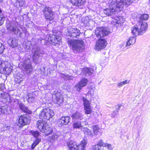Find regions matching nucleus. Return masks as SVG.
<instances>
[{
	"label": "nucleus",
	"instance_id": "c85d7f7f",
	"mask_svg": "<svg viewBox=\"0 0 150 150\" xmlns=\"http://www.w3.org/2000/svg\"><path fill=\"white\" fill-rule=\"evenodd\" d=\"M82 71L83 74L87 76L91 75L93 71V70L92 68L89 69L86 67L83 68Z\"/></svg>",
	"mask_w": 150,
	"mask_h": 150
},
{
	"label": "nucleus",
	"instance_id": "58836bf2",
	"mask_svg": "<svg viewBox=\"0 0 150 150\" xmlns=\"http://www.w3.org/2000/svg\"><path fill=\"white\" fill-rule=\"evenodd\" d=\"M23 76L22 75L17 76L15 77L14 81L16 83H19L23 79Z\"/></svg>",
	"mask_w": 150,
	"mask_h": 150
},
{
	"label": "nucleus",
	"instance_id": "f257e3e1",
	"mask_svg": "<svg viewBox=\"0 0 150 150\" xmlns=\"http://www.w3.org/2000/svg\"><path fill=\"white\" fill-rule=\"evenodd\" d=\"M136 0H110L109 8L105 9L104 13L106 15L109 16L115 14L118 11H120L123 5L128 6Z\"/></svg>",
	"mask_w": 150,
	"mask_h": 150
},
{
	"label": "nucleus",
	"instance_id": "5fc2aeb1",
	"mask_svg": "<svg viewBox=\"0 0 150 150\" xmlns=\"http://www.w3.org/2000/svg\"><path fill=\"white\" fill-rule=\"evenodd\" d=\"M122 82L123 83V85H124L129 83V81L128 80H126L124 81H122Z\"/></svg>",
	"mask_w": 150,
	"mask_h": 150
},
{
	"label": "nucleus",
	"instance_id": "a19ab883",
	"mask_svg": "<svg viewBox=\"0 0 150 150\" xmlns=\"http://www.w3.org/2000/svg\"><path fill=\"white\" fill-rule=\"evenodd\" d=\"M58 137L57 135L56 134H54L51 137H49L48 138V140L50 142H53L54 141L57 139Z\"/></svg>",
	"mask_w": 150,
	"mask_h": 150
},
{
	"label": "nucleus",
	"instance_id": "13d9d810",
	"mask_svg": "<svg viewBox=\"0 0 150 150\" xmlns=\"http://www.w3.org/2000/svg\"><path fill=\"white\" fill-rule=\"evenodd\" d=\"M14 101L17 102V103H18L19 104V100H18L17 99H13Z\"/></svg>",
	"mask_w": 150,
	"mask_h": 150
},
{
	"label": "nucleus",
	"instance_id": "338daca9",
	"mask_svg": "<svg viewBox=\"0 0 150 150\" xmlns=\"http://www.w3.org/2000/svg\"><path fill=\"white\" fill-rule=\"evenodd\" d=\"M51 88H52V86H51Z\"/></svg>",
	"mask_w": 150,
	"mask_h": 150
},
{
	"label": "nucleus",
	"instance_id": "5701e85b",
	"mask_svg": "<svg viewBox=\"0 0 150 150\" xmlns=\"http://www.w3.org/2000/svg\"><path fill=\"white\" fill-rule=\"evenodd\" d=\"M74 5L79 6H83L86 3V0H69Z\"/></svg>",
	"mask_w": 150,
	"mask_h": 150
},
{
	"label": "nucleus",
	"instance_id": "aec40b11",
	"mask_svg": "<svg viewBox=\"0 0 150 150\" xmlns=\"http://www.w3.org/2000/svg\"><path fill=\"white\" fill-rule=\"evenodd\" d=\"M33 60L35 64H38L41 61L40 57V53L38 50H36L32 57Z\"/></svg>",
	"mask_w": 150,
	"mask_h": 150
},
{
	"label": "nucleus",
	"instance_id": "6e6d98bb",
	"mask_svg": "<svg viewBox=\"0 0 150 150\" xmlns=\"http://www.w3.org/2000/svg\"><path fill=\"white\" fill-rule=\"evenodd\" d=\"M123 84L122 81L121 82L119 83L117 85L118 87H122L123 85Z\"/></svg>",
	"mask_w": 150,
	"mask_h": 150
},
{
	"label": "nucleus",
	"instance_id": "a18cd8bd",
	"mask_svg": "<svg viewBox=\"0 0 150 150\" xmlns=\"http://www.w3.org/2000/svg\"><path fill=\"white\" fill-rule=\"evenodd\" d=\"M0 112L1 114H6L7 112L6 107L4 106L0 108Z\"/></svg>",
	"mask_w": 150,
	"mask_h": 150
},
{
	"label": "nucleus",
	"instance_id": "c03bdc74",
	"mask_svg": "<svg viewBox=\"0 0 150 150\" xmlns=\"http://www.w3.org/2000/svg\"><path fill=\"white\" fill-rule=\"evenodd\" d=\"M17 2L19 6L20 7L23 6L26 3L24 0H17Z\"/></svg>",
	"mask_w": 150,
	"mask_h": 150
},
{
	"label": "nucleus",
	"instance_id": "052dcab7",
	"mask_svg": "<svg viewBox=\"0 0 150 150\" xmlns=\"http://www.w3.org/2000/svg\"><path fill=\"white\" fill-rule=\"evenodd\" d=\"M84 122H85V123H84V125H87V122H86V121H85Z\"/></svg>",
	"mask_w": 150,
	"mask_h": 150
},
{
	"label": "nucleus",
	"instance_id": "20e7f679",
	"mask_svg": "<svg viewBox=\"0 0 150 150\" xmlns=\"http://www.w3.org/2000/svg\"><path fill=\"white\" fill-rule=\"evenodd\" d=\"M12 67L8 61L0 60V73H3L8 75L12 70Z\"/></svg>",
	"mask_w": 150,
	"mask_h": 150
},
{
	"label": "nucleus",
	"instance_id": "09e8293b",
	"mask_svg": "<svg viewBox=\"0 0 150 150\" xmlns=\"http://www.w3.org/2000/svg\"><path fill=\"white\" fill-rule=\"evenodd\" d=\"M60 76L61 78H64V80H70L71 77L70 76L62 73L60 74Z\"/></svg>",
	"mask_w": 150,
	"mask_h": 150
},
{
	"label": "nucleus",
	"instance_id": "2eb2a0df",
	"mask_svg": "<svg viewBox=\"0 0 150 150\" xmlns=\"http://www.w3.org/2000/svg\"><path fill=\"white\" fill-rule=\"evenodd\" d=\"M88 80L85 78H82L75 86V88L77 91H79L83 87L86 86L87 84Z\"/></svg>",
	"mask_w": 150,
	"mask_h": 150
},
{
	"label": "nucleus",
	"instance_id": "8fccbe9b",
	"mask_svg": "<svg viewBox=\"0 0 150 150\" xmlns=\"http://www.w3.org/2000/svg\"><path fill=\"white\" fill-rule=\"evenodd\" d=\"M5 20V17L3 15L0 14V25H1L3 23Z\"/></svg>",
	"mask_w": 150,
	"mask_h": 150
},
{
	"label": "nucleus",
	"instance_id": "e433bc0d",
	"mask_svg": "<svg viewBox=\"0 0 150 150\" xmlns=\"http://www.w3.org/2000/svg\"><path fill=\"white\" fill-rule=\"evenodd\" d=\"M81 121L76 122H74L72 125L74 129H81L83 128V127L81 124Z\"/></svg>",
	"mask_w": 150,
	"mask_h": 150
},
{
	"label": "nucleus",
	"instance_id": "412c9836",
	"mask_svg": "<svg viewBox=\"0 0 150 150\" xmlns=\"http://www.w3.org/2000/svg\"><path fill=\"white\" fill-rule=\"evenodd\" d=\"M8 43L13 48L17 47L18 45V40L14 38L9 37L7 41Z\"/></svg>",
	"mask_w": 150,
	"mask_h": 150
},
{
	"label": "nucleus",
	"instance_id": "39448f33",
	"mask_svg": "<svg viewBox=\"0 0 150 150\" xmlns=\"http://www.w3.org/2000/svg\"><path fill=\"white\" fill-rule=\"evenodd\" d=\"M45 39L49 43L54 46L59 45L61 42V38L57 34L50 35L48 38Z\"/></svg>",
	"mask_w": 150,
	"mask_h": 150
},
{
	"label": "nucleus",
	"instance_id": "603ef678",
	"mask_svg": "<svg viewBox=\"0 0 150 150\" xmlns=\"http://www.w3.org/2000/svg\"><path fill=\"white\" fill-rule=\"evenodd\" d=\"M118 112V110L115 111H113L111 114V116L112 117H115L117 115Z\"/></svg>",
	"mask_w": 150,
	"mask_h": 150
},
{
	"label": "nucleus",
	"instance_id": "3c124183",
	"mask_svg": "<svg viewBox=\"0 0 150 150\" xmlns=\"http://www.w3.org/2000/svg\"><path fill=\"white\" fill-rule=\"evenodd\" d=\"M4 46L2 45V44L0 42V54L2 53L4 50Z\"/></svg>",
	"mask_w": 150,
	"mask_h": 150
},
{
	"label": "nucleus",
	"instance_id": "bb28decb",
	"mask_svg": "<svg viewBox=\"0 0 150 150\" xmlns=\"http://www.w3.org/2000/svg\"><path fill=\"white\" fill-rule=\"evenodd\" d=\"M19 108L24 112L29 114H31L32 111L29 110L27 107H26L23 104L21 103L19 104Z\"/></svg>",
	"mask_w": 150,
	"mask_h": 150
},
{
	"label": "nucleus",
	"instance_id": "2f4dec72",
	"mask_svg": "<svg viewBox=\"0 0 150 150\" xmlns=\"http://www.w3.org/2000/svg\"><path fill=\"white\" fill-rule=\"evenodd\" d=\"M87 140L85 139L82 140L80 144L78 145V150H85V146L87 144Z\"/></svg>",
	"mask_w": 150,
	"mask_h": 150
},
{
	"label": "nucleus",
	"instance_id": "0eeeda50",
	"mask_svg": "<svg viewBox=\"0 0 150 150\" xmlns=\"http://www.w3.org/2000/svg\"><path fill=\"white\" fill-rule=\"evenodd\" d=\"M67 30V35L70 37L78 38L80 35V30L76 28H71Z\"/></svg>",
	"mask_w": 150,
	"mask_h": 150
},
{
	"label": "nucleus",
	"instance_id": "9d476101",
	"mask_svg": "<svg viewBox=\"0 0 150 150\" xmlns=\"http://www.w3.org/2000/svg\"><path fill=\"white\" fill-rule=\"evenodd\" d=\"M107 45L106 40L104 39H100L96 43L95 48L96 50L99 51L105 48Z\"/></svg>",
	"mask_w": 150,
	"mask_h": 150
},
{
	"label": "nucleus",
	"instance_id": "680f3d73",
	"mask_svg": "<svg viewBox=\"0 0 150 150\" xmlns=\"http://www.w3.org/2000/svg\"><path fill=\"white\" fill-rule=\"evenodd\" d=\"M76 74H80L78 73V72H77V71L76 72Z\"/></svg>",
	"mask_w": 150,
	"mask_h": 150
},
{
	"label": "nucleus",
	"instance_id": "f3484780",
	"mask_svg": "<svg viewBox=\"0 0 150 150\" xmlns=\"http://www.w3.org/2000/svg\"><path fill=\"white\" fill-rule=\"evenodd\" d=\"M1 101L4 103H5L7 102H11L12 99L9 97V94L6 92H3L1 94Z\"/></svg>",
	"mask_w": 150,
	"mask_h": 150
},
{
	"label": "nucleus",
	"instance_id": "4468645a",
	"mask_svg": "<svg viewBox=\"0 0 150 150\" xmlns=\"http://www.w3.org/2000/svg\"><path fill=\"white\" fill-rule=\"evenodd\" d=\"M85 113L86 114H90L92 109L91 106V103L86 98H83Z\"/></svg>",
	"mask_w": 150,
	"mask_h": 150
},
{
	"label": "nucleus",
	"instance_id": "4d7b16f0",
	"mask_svg": "<svg viewBox=\"0 0 150 150\" xmlns=\"http://www.w3.org/2000/svg\"><path fill=\"white\" fill-rule=\"evenodd\" d=\"M132 16H134V18H135L137 17V15L136 14V13H132Z\"/></svg>",
	"mask_w": 150,
	"mask_h": 150
},
{
	"label": "nucleus",
	"instance_id": "f8f14e48",
	"mask_svg": "<svg viewBox=\"0 0 150 150\" xmlns=\"http://www.w3.org/2000/svg\"><path fill=\"white\" fill-rule=\"evenodd\" d=\"M125 21V18L122 17H118L116 16L112 18L111 23L112 25L117 27L122 25Z\"/></svg>",
	"mask_w": 150,
	"mask_h": 150
},
{
	"label": "nucleus",
	"instance_id": "473e14b6",
	"mask_svg": "<svg viewBox=\"0 0 150 150\" xmlns=\"http://www.w3.org/2000/svg\"><path fill=\"white\" fill-rule=\"evenodd\" d=\"M37 125L38 127L41 131L43 127L47 125V123L43 120H39L37 122Z\"/></svg>",
	"mask_w": 150,
	"mask_h": 150
},
{
	"label": "nucleus",
	"instance_id": "7ed1b4c3",
	"mask_svg": "<svg viewBox=\"0 0 150 150\" xmlns=\"http://www.w3.org/2000/svg\"><path fill=\"white\" fill-rule=\"evenodd\" d=\"M54 115L53 110L48 108H43L41 110L39 114V117L40 119L45 120H49Z\"/></svg>",
	"mask_w": 150,
	"mask_h": 150
},
{
	"label": "nucleus",
	"instance_id": "49530a36",
	"mask_svg": "<svg viewBox=\"0 0 150 150\" xmlns=\"http://www.w3.org/2000/svg\"><path fill=\"white\" fill-rule=\"evenodd\" d=\"M30 132L32 135L35 138L38 137L40 135L39 132L37 131H31Z\"/></svg>",
	"mask_w": 150,
	"mask_h": 150
},
{
	"label": "nucleus",
	"instance_id": "f03ea898",
	"mask_svg": "<svg viewBox=\"0 0 150 150\" xmlns=\"http://www.w3.org/2000/svg\"><path fill=\"white\" fill-rule=\"evenodd\" d=\"M67 43L69 47L75 53L80 52L84 48V42L81 40H69Z\"/></svg>",
	"mask_w": 150,
	"mask_h": 150
},
{
	"label": "nucleus",
	"instance_id": "a878e982",
	"mask_svg": "<svg viewBox=\"0 0 150 150\" xmlns=\"http://www.w3.org/2000/svg\"><path fill=\"white\" fill-rule=\"evenodd\" d=\"M44 17L46 21H51L53 20L54 18L55 12L52 11Z\"/></svg>",
	"mask_w": 150,
	"mask_h": 150
},
{
	"label": "nucleus",
	"instance_id": "0e129e2a",
	"mask_svg": "<svg viewBox=\"0 0 150 150\" xmlns=\"http://www.w3.org/2000/svg\"><path fill=\"white\" fill-rule=\"evenodd\" d=\"M1 12V9H0V12Z\"/></svg>",
	"mask_w": 150,
	"mask_h": 150
},
{
	"label": "nucleus",
	"instance_id": "c756f323",
	"mask_svg": "<svg viewBox=\"0 0 150 150\" xmlns=\"http://www.w3.org/2000/svg\"><path fill=\"white\" fill-rule=\"evenodd\" d=\"M67 144L69 150H78V145L75 142L70 141Z\"/></svg>",
	"mask_w": 150,
	"mask_h": 150
},
{
	"label": "nucleus",
	"instance_id": "a211bd4d",
	"mask_svg": "<svg viewBox=\"0 0 150 150\" xmlns=\"http://www.w3.org/2000/svg\"><path fill=\"white\" fill-rule=\"evenodd\" d=\"M83 115L82 113L79 111H76V112L72 114L71 117L73 120H81L83 119Z\"/></svg>",
	"mask_w": 150,
	"mask_h": 150
},
{
	"label": "nucleus",
	"instance_id": "6e6552de",
	"mask_svg": "<svg viewBox=\"0 0 150 150\" xmlns=\"http://www.w3.org/2000/svg\"><path fill=\"white\" fill-rule=\"evenodd\" d=\"M6 27L8 31L10 32H15V34H19L20 35L21 34L20 30L19 29H17L16 31V30L17 29L16 24L13 23H7L6 24Z\"/></svg>",
	"mask_w": 150,
	"mask_h": 150
},
{
	"label": "nucleus",
	"instance_id": "4c0bfd02",
	"mask_svg": "<svg viewBox=\"0 0 150 150\" xmlns=\"http://www.w3.org/2000/svg\"><path fill=\"white\" fill-rule=\"evenodd\" d=\"M52 11L51 8L47 6H45L42 10L44 16Z\"/></svg>",
	"mask_w": 150,
	"mask_h": 150
},
{
	"label": "nucleus",
	"instance_id": "ea45409f",
	"mask_svg": "<svg viewBox=\"0 0 150 150\" xmlns=\"http://www.w3.org/2000/svg\"><path fill=\"white\" fill-rule=\"evenodd\" d=\"M82 130L84 133L85 134L88 135L91 137L92 136V133L91 131L86 127H83L81 129Z\"/></svg>",
	"mask_w": 150,
	"mask_h": 150
},
{
	"label": "nucleus",
	"instance_id": "6ab92c4d",
	"mask_svg": "<svg viewBox=\"0 0 150 150\" xmlns=\"http://www.w3.org/2000/svg\"><path fill=\"white\" fill-rule=\"evenodd\" d=\"M70 119L69 116L62 117L58 120V123L61 125H67L69 122Z\"/></svg>",
	"mask_w": 150,
	"mask_h": 150
},
{
	"label": "nucleus",
	"instance_id": "4be33fe9",
	"mask_svg": "<svg viewBox=\"0 0 150 150\" xmlns=\"http://www.w3.org/2000/svg\"><path fill=\"white\" fill-rule=\"evenodd\" d=\"M132 33L134 36H137L139 35H142L140 33V30L137 25H135L132 27L131 28Z\"/></svg>",
	"mask_w": 150,
	"mask_h": 150
},
{
	"label": "nucleus",
	"instance_id": "cd10ccee",
	"mask_svg": "<svg viewBox=\"0 0 150 150\" xmlns=\"http://www.w3.org/2000/svg\"><path fill=\"white\" fill-rule=\"evenodd\" d=\"M103 140H99L96 144L93 146V150H103Z\"/></svg>",
	"mask_w": 150,
	"mask_h": 150
},
{
	"label": "nucleus",
	"instance_id": "de8ad7c7",
	"mask_svg": "<svg viewBox=\"0 0 150 150\" xmlns=\"http://www.w3.org/2000/svg\"><path fill=\"white\" fill-rule=\"evenodd\" d=\"M149 18V15L146 14H144L141 15L140 16V19L142 20H147Z\"/></svg>",
	"mask_w": 150,
	"mask_h": 150
},
{
	"label": "nucleus",
	"instance_id": "864d4df0",
	"mask_svg": "<svg viewBox=\"0 0 150 150\" xmlns=\"http://www.w3.org/2000/svg\"><path fill=\"white\" fill-rule=\"evenodd\" d=\"M5 89L4 84L3 83L0 84V90H4Z\"/></svg>",
	"mask_w": 150,
	"mask_h": 150
},
{
	"label": "nucleus",
	"instance_id": "69168bd1",
	"mask_svg": "<svg viewBox=\"0 0 150 150\" xmlns=\"http://www.w3.org/2000/svg\"><path fill=\"white\" fill-rule=\"evenodd\" d=\"M96 112L97 113H98V112H97V111Z\"/></svg>",
	"mask_w": 150,
	"mask_h": 150
},
{
	"label": "nucleus",
	"instance_id": "b1692460",
	"mask_svg": "<svg viewBox=\"0 0 150 150\" xmlns=\"http://www.w3.org/2000/svg\"><path fill=\"white\" fill-rule=\"evenodd\" d=\"M41 132L45 133V135L47 136L50 134L52 132V129L49 125L47 124L41 130Z\"/></svg>",
	"mask_w": 150,
	"mask_h": 150
},
{
	"label": "nucleus",
	"instance_id": "423d86ee",
	"mask_svg": "<svg viewBox=\"0 0 150 150\" xmlns=\"http://www.w3.org/2000/svg\"><path fill=\"white\" fill-rule=\"evenodd\" d=\"M23 63L22 70L25 74L30 73L32 72L33 68L29 58H28L25 59Z\"/></svg>",
	"mask_w": 150,
	"mask_h": 150
},
{
	"label": "nucleus",
	"instance_id": "37998d69",
	"mask_svg": "<svg viewBox=\"0 0 150 150\" xmlns=\"http://www.w3.org/2000/svg\"><path fill=\"white\" fill-rule=\"evenodd\" d=\"M103 147L107 146L108 149L110 150H112L113 148V147L110 144L107 143H104L103 141Z\"/></svg>",
	"mask_w": 150,
	"mask_h": 150
},
{
	"label": "nucleus",
	"instance_id": "79ce46f5",
	"mask_svg": "<svg viewBox=\"0 0 150 150\" xmlns=\"http://www.w3.org/2000/svg\"><path fill=\"white\" fill-rule=\"evenodd\" d=\"M40 141L41 140L40 139H36L32 145L31 148L32 149H34L35 147L39 143Z\"/></svg>",
	"mask_w": 150,
	"mask_h": 150
},
{
	"label": "nucleus",
	"instance_id": "f704fd0d",
	"mask_svg": "<svg viewBox=\"0 0 150 150\" xmlns=\"http://www.w3.org/2000/svg\"><path fill=\"white\" fill-rule=\"evenodd\" d=\"M136 42V38L134 37H130L127 42L125 45L127 48H128L131 45H132L135 43Z\"/></svg>",
	"mask_w": 150,
	"mask_h": 150
},
{
	"label": "nucleus",
	"instance_id": "7c9ffc66",
	"mask_svg": "<svg viewBox=\"0 0 150 150\" xmlns=\"http://www.w3.org/2000/svg\"><path fill=\"white\" fill-rule=\"evenodd\" d=\"M93 130L94 133L96 135L100 136L102 134L101 130L98 125L93 126Z\"/></svg>",
	"mask_w": 150,
	"mask_h": 150
},
{
	"label": "nucleus",
	"instance_id": "1a4fd4ad",
	"mask_svg": "<svg viewBox=\"0 0 150 150\" xmlns=\"http://www.w3.org/2000/svg\"><path fill=\"white\" fill-rule=\"evenodd\" d=\"M109 33L106 28L102 27L96 29L95 34L96 36L99 38L104 37L107 35Z\"/></svg>",
	"mask_w": 150,
	"mask_h": 150
},
{
	"label": "nucleus",
	"instance_id": "72a5a7b5",
	"mask_svg": "<svg viewBox=\"0 0 150 150\" xmlns=\"http://www.w3.org/2000/svg\"><path fill=\"white\" fill-rule=\"evenodd\" d=\"M95 88L94 87H92L90 88L86 94V96L93 98H95V96L94 94Z\"/></svg>",
	"mask_w": 150,
	"mask_h": 150
},
{
	"label": "nucleus",
	"instance_id": "ddd939ff",
	"mask_svg": "<svg viewBox=\"0 0 150 150\" xmlns=\"http://www.w3.org/2000/svg\"><path fill=\"white\" fill-rule=\"evenodd\" d=\"M52 98L55 103L59 105H61L64 102L63 95L60 93H57L52 96Z\"/></svg>",
	"mask_w": 150,
	"mask_h": 150
},
{
	"label": "nucleus",
	"instance_id": "dca6fc26",
	"mask_svg": "<svg viewBox=\"0 0 150 150\" xmlns=\"http://www.w3.org/2000/svg\"><path fill=\"white\" fill-rule=\"evenodd\" d=\"M140 30V33L143 35L145 33L148 28V25L147 23L145 22L140 21L138 24Z\"/></svg>",
	"mask_w": 150,
	"mask_h": 150
},
{
	"label": "nucleus",
	"instance_id": "9b49d317",
	"mask_svg": "<svg viewBox=\"0 0 150 150\" xmlns=\"http://www.w3.org/2000/svg\"><path fill=\"white\" fill-rule=\"evenodd\" d=\"M30 121V119L29 117L26 115H22L19 118L18 125L20 127H22L29 124Z\"/></svg>",
	"mask_w": 150,
	"mask_h": 150
},
{
	"label": "nucleus",
	"instance_id": "bf43d9fd",
	"mask_svg": "<svg viewBox=\"0 0 150 150\" xmlns=\"http://www.w3.org/2000/svg\"><path fill=\"white\" fill-rule=\"evenodd\" d=\"M46 85H47V88H49L50 87V85H49V83H48V82L47 83V84H46Z\"/></svg>",
	"mask_w": 150,
	"mask_h": 150
},
{
	"label": "nucleus",
	"instance_id": "393cba45",
	"mask_svg": "<svg viewBox=\"0 0 150 150\" xmlns=\"http://www.w3.org/2000/svg\"><path fill=\"white\" fill-rule=\"evenodd\" d=\"M37 92L35 91L28 93V98H27L28 102L31 103L34 101L35 98L37 96Z\"/></svg>",
	"mask_w": 150,
	"mask_h": 150
},
{
	"label": "nucleus",
	"instance_id": "c9c22d12",
	"mask_svg": "<svg viewBox=\"0 0 150 150\" xmlns=\"http://www.w3.org/2000/svg\"><path fill=\"white\" fill-rule=\"evenodd\" d=\"M94 23V22L92 20H90L88 17L85 18L84 22V24L85 26L89 27L91 26Z\"/></svg>",
	"mask_w": 150,
	"mask_h": 150
},
{
	"label": "nucleus",
	"instance_id": "e2e57ef3",
	"mask_svg": "<svg viewBox=\"0 0 150 150\" xmlns=\"http://www.w3.org/2000/svg\"><path fill=\"white\" fill-rule=\"evenodd\" d=\"M120 105H119L118 106V108L119 109L120 108Z\"/></svg>",
	"mask_w": 150,
	"mask_h": 150
}]
</instances>
